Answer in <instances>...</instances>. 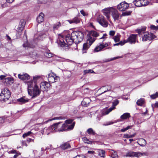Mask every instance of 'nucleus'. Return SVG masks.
<instances>
[{
	"label": "nucleus",
	"instance_id": "nucleus-1",
	"mask_svg": "<svg viewBox=\"0 0 158 158\" xmlns=\"http://www.w3.org/2000/svg\"><path fill=\"white\" fill-rule=\"evenodd\" d=\"M59 39L58 43L61 47L67 46L71 45L73 42L74 43V40L73 37H72L71 34V35L69 34L67 35L65 37V41L67 44H65L64 41V37L63 35H59Z\"/></svg>",
	"mask_w": 158,
	"mask_h": 158
},
{
	"label": "nucleus",
	"instance_id": "nucleus-2",
	"mask_svg": "<svg viewBox=\"0 0 158 158\" xmlns=\"http://www.w3.org/2000/svg\"><path fill=\"white\" fill-rule=\"evenodd\" d=\"M146 27H143L141 29L137 30L139 36L141 38L143 41H145L152 39L154 38L153 35L151 33H149L147 31H145Z\"/></svg>",
	"mask_w": 158,
	"mask_h": 158
},
{
	"label": "nucleus",
	"instance_id": "nucleus-3",
	"mask_svg": "<svg viewBox=\"0 0 158 158\" xmlns=\"http://www.w3.org/2000/svg\"><path fill=\"white\" fill-rule=\"evenodd\" d=\"M71 35L76 44L81 42L84 38L83 33L81 31H73L71 33Z\"/></svg>",
	"mask_w": 158,
	"mask_h": 158
},
{
	"label": "nucleus",
	"instance_id": "nucleus-4",
	"mask_svg": "<svg viewBox=\"0 0 158 158\" xmlns=\"http://www.w3.org/2000/svg\"><path fill=\"white\" fill-rule=\"evenodd\" d=\"M10 92L9 89L6 88H4L0 94V100L6 101L10 98Z\"/></svg>",
	"mask_w": 158,
	"mask_h": 158
},
{
	"label": "nucleus",
	"instance_id": "nucleus-5",
	"mask_svg": "<svg viewBox=\"0 0 158 158\" xmlns=\"http://www.w3.org/2000/svg\"><path fill=\"white\" fill-rule=\"evenodd\" d=\"M36 85H34V86L32 89L29 88L28 90V94L30 96H32V98H33L39 95L41 92Z\"/></svg>",
	"mask_w": 158,
	"mask_h": 158
},
{
	"label": "nucleus",
	"instance_id": "nucleus-6",
	"mask_svg": "<svg viewBox=\"0 0 158 158\" xmlns=\"http://www.w3.org/2000/svg\"><path fill=\"white\" fill-rule=\"evenodd\" d=\"M61 122L56 123L53 125L50 126L48 128L46 129L44 128V131H43L44 132L45 130L46 131L45 132V134L48 135L51 132H53L56 131H58V130L59 127V125L61 123Z\"/></svg>",
	"mask_w": 158,
	"mask_h": 158
},
{
	"label": "nucleus",
	"instance_id": "nucleus-7",
	"mask_svg": "<svg viewBox=\"0 0 158 158\" xmlns=\"http://www.w3.org/2000/svg\"><path fill=\"white\" fill-rule=\"evenodd\" d=\"M119 103V101L117 100H115L112 102V106L108 109H104L101 111V114L102 116L108 114L111 111L113 110L115 108V107Z\"/></svg>",
	"mask_w": 158,
	"mask_h": 158
},
{
	"label": "nucleus",
	"instance_id": "nucleus-8",
	"mask_svg": "<svg viewBox=\"0 0 158 158\" xmlns=\"http://www.w3.org/2000/svg\"><path fill=\"white\" fill-rule=\"evenodd\" d=\"M48 78L49 83H53L58 81L59 77L53 73H51L48 74Z\"/></svg>",
	"mask_w": 158,
	"mask_h": 158
},
{
	"label": "nucleus",
	"instance_id": "nucleus-9",
	"mask_svg": "<svg viewBox=\"0 0 158 158\" xmlns=\"http://www.w3.org/2000/svg\"><path fill=\"white\" fill-rule=\"evenodd\" d=\"M126 40V42L129 43L131 44H135L136 42L138 43L137 35L136 34H131Z\"/></svg>",
	"mask_w": 158,
	"mask_h": 158
},
{
	"label": "nucleus",
	"instance_id": "nucleus-10",
	"mask_svg": "<svg viewBox=\"0 0 158 158\" xmlns=\"http://www.w3.org/2000/svg\"><path fill=\"white\" fill-rule=\"evenodd\" d=\"M97 20L99 23L104 27H107L108 23L105 20L104 17L102 15H99L97 18Z\"/></svg>",
	"mask_w": 158,
	"mask_h": 158
},
{
	"label": "nucleus",
	"instance_id": "nucleus-11",
	"mask_svg": "<svg viewBox=\"0 0 158 158\" xmlns=\"http://www.w3.org/2000/svg\"><path fill=\"white\" fill-rule=\"evenodd\" d=\"M129 7V4L124 1L118 4L117 6V8L120 11H123L128 9Z\"/></svg>",
	"mask_w": 158,
	"mask_h": 158
},
{
	"label": "nucleus",
	"instance_id": "nucleus-12",
	"mask_svg": "<svg viewBox=\"0 0 158 158\" xmlns=\"http://www.w3.org/2000/svg\"><path fill=\"white\" fill-rule=\"evenodd\" d=\"M73 120L72 119H69L66 120L65 123L58 130V131H67L68 125L72 123Z\"/></svg>",
	"mask_w": 158,
	"mask_h": 158
},
{
	"label": "nucleus",
	"instance_id": "nucleus-13",
	"mask_svg": "<svg viewBox=\"0 0 158 158\" xmlns=\"http://www.w3.org/2000/svg\"><path fill=\"white\" fill-rule=\"evenodd\" d=\"M113 7H109L108 8H105L103 9L102 10V12L103 13V15H105L107 19L109 20L110 17V14L111 13Z\"/></svg>",
	"mask_w": 158,
	"mask_h": 158
},
{
	"label": "nucleus",
	"instance_id": "nucleus-14",
	"mask_svg": "<svg viewBox=\"0 0 158 158\" xmlns=\"http://www.w3.org/2000/svg\"><path fill=\"white\" fill-rule=\"evenodd\" d=\"M111 13L112 16L114 20H118L120 15L118 11L116 8L113 7Z\"/></svg>",
	"mask_w": 158,
	"mask_h": 158
},
{
	"label": "nucleus",
	"instance_id": "nucleus-15",
	"mask_svg": "<svg viewBox=\"0 0 158 158\" xmlns=\"http://www.w3.org/2000/svg\"><path fill=\"white\" fill-rule=\"evenodd\" d=\"M51 85L50 83L46 81L41 82L40 85V90L43 91L47 90L49 89Z\"/></svg>",
	"mask_w": 158,
	"mask_h": 158
},
{
	"label": "nucleus",
	"instance_id": "nucleus-16",
	"mask_svg": "<svg viewBox=\"0 0 158 158\" xmlns=\"http://www.w3.org/2000/svg\"><path fill=\"white\" fill-rule=\"evenodd\" d=\"M25 23L22 21H21L17 29V31L18 34L20 35L21 34V32L24 29L25 26Z\"/></svg>",
	"mask_w": 158,
	"mask_h": 158
},
{
	"label": "nucleus",
	"instance_id": "nucleus-17",
	"mask_svg": "<svg viewBox=\"0 0 158 158\" xmlns=\"http://www.w3.org/2000/svg\"><path fill=\"white\" fill-rule=\"evenodd\" d=\"M108 44L107 43L105 44H101L99 46L95 47L94 49V51L95 52H97L101 51L103 48L107 46Z\"/></svg>",
	"mask_w": 158,
	"mask_h": 158
},
{
	"label": "nucleus",
	"instance_id": "nucleus-18",
	"mask_svg": "<svg viewBox=\"0 0 158 158\" xmlns=\"http://www.w3.org/2000/svg\"><path fill=\"white\" fill-rule=\"evenodd\" d=\"M18 77L22 80H27L30 79V76L27 73L23 74H19Z\"/></svg>",
	"mask_w": 158,
	"mask_h": 158
},
{
	"label": "nucleus",
	"instance_id": "nucleus-19",
	"mask_svg": "<svg viewBox=\"0 0 158 158\" xmlns=\"http://www.w3.org/2000/svg\"><path fill=\"white\" fill-rule=\"evenodd\" d=\"M17 101L20 104H23L29 101V99L26 98L25 97H23L17 99Z\"/></svg>",
	"mask_w": 158,
	"mask_h": 158
},
{
	"label": "nucleus",
	"instance_id": "nucleus-20",
	"mask_svg": "<svg viewBox=\"0 0 158 158\" xmlns=\"http://www.w3.org/2000/svg\"><path fill=\"white\" fill-rule=\"evenodd\" d=\"M148 153L147 152H135L134 156L136 157L137 158H139L142 156H148Z\"/></svg>",
	"mask_w": 158,
	"mask_h": 158
},
{
	"label": "nucleus",
	"instance_id": "nucleus-21",
	"mask_svg": "<svg viewBox=\"0 0 158 158\" xmlns=\"http://www.w3.org/2000/svg\"><path fill=\"white\" fill-rule=\"evenodd\" d=\"M44 16L43 13H40L37 18V22L39 23L43 22L44 20Z\"/></svg>",
	"mask_w": 158,
	"mask_h": 158
},
{
	"label": "nucleus",
	"instance_id": "nucleus-22",
	"mask_svg": "<svg viewBox=\"0 0 158 158\" xmlns=\"http://www.w3.org/2000/svg\"><path fill=\"white\" fill-rule=\"evenodd\" d=\"M137 143L141 147L145 146L147 143L146 140L143 138H140L139 139V141Z\"/></svg>",
	"mask_w": 158,
	"mask_h": 158
},
{
	"label": "nucleus",
	"instance_id": "nucleus-23",
	"mask_svg": "<svg viewBox=\"0 0 158 158\" xmlns=\"http://www.w3.org/2000/svg\"><path fill=\"white\" fill-rule=\"evenodd\" d=\"M68 22L70 23H75L76 24L80 22V19L78 17H75L72 20H69Z\"/></svg>",
	"mask_w": 158,
	"mask_h": 158
},
{
	"label": "nucleus",
	"instance_id": "nucleus-24",
	"mask_svg": "<svg viewBox=\"0 0 158 158\" xmlns=\"http://www.w3.org/2000/svg\"><path fill=\"white\" fill-rule=\"evenodd\" d=\"M110 152L111 154V157L113 158H118V156L116 152L113 150H110Z\"/></svg>",
	"mask_w": 158,
	"mask_h": 158
},
{
	"label": "nucleus",
	"instance_id": "nucleus-25",
	"mask_svg": "<svg viewBox=\"0 0 158 158\" xmlns=\"http://www.w3.org/2000/svg\"><path fill=\"white\" fill-rule=\"evenodd\" d=\"M70 147V144L68 143H64L60 146L61 148L64 150L69 148Z\"/></svg>",
	"mask_w": 158,
	"mask_h": 158
},
{
	"label": "nucleus",
	"instance_id": "nucleus-26",
	"mask_svg": "<svg viewBox=\"0 0 158 158\" xmlns=\"http://www.w3.org/2000/svg\"><path fill=\"white\" fill-rule=\"evenodd\" d=\"M95 150L97 151L98 153V155L100 156L101 157H105V151L100 149H95Z\"/></svg>",
	"mask_w": 158,
	"mask_h": 158
},
{
	"label": "nucleus",
	"instance_id": "nucleus-27",
	"mask_svg": "<svg viewBox=\"0 0 158 158\" xmlns=\"http://www.w3.org/2000/svg\"><path fill=\"white\" fill-rule=\"evenodd\" d=\"M130 117V114L129 113H124L120 116V118L123 119H126Z\"/></svg>",
	"mask_w": 158,
	"mask_h": 158
},
{
	"label": "nucleus",
	"instance_id": "nucleus-28",
	"mask_svg": "<svg viewBox=\"0 0 158 158\" xmlns=\"http://www.w3.org/2000/svg\"><path fill=\"white\" fill-rule=\"evenodd\" d=\"M28 86V90L29 88L32 89L34 86V85H36L35 83H33L32 81H28L27 82Z\"/></svg>",
	"mask_w": 158,
	"mask_h": 158
},
{
	"label": "nucleus",
	"instance_id": "nucleus-29",
	"mask_svg": "<svg viewBox=\"0 0 158 158\" xmlns=\"http://www.w3.org/2000/svg\"><path fill=\"white\" fill-rule=\"evenodd\" d=\"M90 46H89L87 43H85L83 44V48L82 49L83 53H86V50L88 49Z\"/></svg>",
	"mask_w": 158,
	"mask_h": 158
},
{
	"label": "nucleus",
	"instance_id": "nucleus-30",
	"mask_svg": "<svg viewBox=\"0 0 158 158\" xmlns=\"http://www.w3.org/2000/svg\"><path fill=\"white\" fill-rule=\"evenodd\" d=\"M133 3L137 7L142 6L141 0H135L133 1Z\"/></svg>",
	"mask_w": 158,
	"mask_h": 158
},
{
	"label": "nucleus",
	"instance_id": "nucleus-31",
	"mask_svg": "<svg viewBox=\"0 0 158 158\" xmlns=\"http://www.w3.org/2000/svg\"><path fill=\"white\" fill-rule=\"evenodd\" d=\"M144 99L143 98H141L138 100L136 102L137 104L139 106H142L144 103Z\"/></svg>",
	"mask_w": 158,
	"mask_h": 158
},
{
	"label": "nucleus",
	"instance_id": "nucleus-32",
	"mask_svg": "<svg viewBox=\"0 0 158 158\" xmlns=\"http://www.w3.org/2000/svg\"><path fill=\"white\" fill-rule=\"evenodd\" d=\"M120 35H117L113 37V39L114 40L115 42H117L120 41Z\"/></svg>",
	"mask_w": 158,
	"mask_h": 158
},
{
	"label": "nucleus",
	"instance_id": "nucleus-33",
	"mask_svg": "<svg viewBox=\"0 0 158 158\" xmlns=\"http://www.w3.org/2000/svg\"><path fill=\"white\" fill-rule=\"evenodd\" d=\"M142 6H145L149 3V2L148 0H141Z\"/></svg>",
	"mask_w": 158,
	"mask_h": 158
},
{
	"label": "nucleus",
	"instance_id": "nucleus-34",
	"mask_svg": "<svg viewBox=\"0 0 158 158\" xmlns=\"http://www.w3.org/2000/svg\"><path fill=\"white\" fill-rule=\"evenodd\" d=\"M88 40L89 41V46H90L95 41V39L93 37L89 36Z\"/></svg>",
	"mask_w": 158,
	"mask_h": 158
},
{
	"label": "nucleus",
	"instance_id": "nucleus-35",
	"mask_svg": "<svg viewBox=\"0 0 158 158\" xmlns=\"http://www.w3.org/2000/svg\"><path fill=\"white\" fill-rule=\"evenodd\" d=\"M136 135L135 133H134L133 134L129 135L128 134H125L124 135L123 137L125 138H132L134 137Z\"/></svg>",
	"mask_w": 158,
	"mask_h": 158
},
{
	"label": "nucleus",
	"instance_id": "nucleus-36",
	"mask_svg": "<svg viewBox=\"0 0 158 158\" xmlns=\"http://www.w3.org/2000/svg\"><path fill=\"white\" fill-rule=\"evenodd\" d=\"M135 152H129L127 153L126 156V157L127 156H134L135 155Z\"/></svg>",
	"mask_w": 158,
	"mask_h": 158
},
{
	"label": "nucleus",
	"instance_id": "nucleus-37",
	"mask_svg": "<svg viewBox=\"0 0 158 158\" xmlns=\"http://www.w3.org/2000/svg\"><path fill=\"white\" fill-rule=\"evenodd\" d=\"M6 81L9 82L12 84L14 82V79L12 77H7L5 78Z\"/></svg>",
	"mask_w": 158,
	"mask_h": 158
},
{
	"label": "nucleus",
	"instance_id": "nucleus-38",
	"mask_svg": "<svg viewBox=\"0 0 158 158\" xmlns=\"http://www.w3.org/2000/svg\"><path fill=\"white\" fill-rule=\"evenodd\" d=\"M75 124V122H74L71 125H70L69 126L68 125L67 131L71 130H72L74 128Z\"/></svg>",
	"mask_w": 158,
	"mask_h": 158
},
{
	"label": "nucleus",
	"instance_id": "nucleus-39",
	"mask_svg": "<svg viewBox=\"0 0 158 158\" xmlns=\"http://www.w3.org/2000/svg\"><path fill=\"white\" fill-rule=\"evenodd\" d=\"M90 100L88 98H85L83 100V103H85V104H88L89 103Z\"/></svg>",
	"mask_w": 158,
	"mask_h": 158
},
{
	"label": "nucleus",
	"instance_id": "nucleus-40",
	"mask_svg": "<svg viewBox=\"0 0 158 158\" xmlns=\"http://www.w3.org/2000/svg\"><path fill=\"white\" fill-rule=\"evenodd\" d=\"M90 34L91 35L94 37H97L99 35V34L97 32L94 31H91Z\"/></svg>",
	"mask_w": 158,
	"mask_h": 158
},
{
	"label": "nucleus",
	"instance_id": "nucleus-41",
	"mask_svg": "<svg viewBox=\"0 0 158 158\" xmlns=\"http://www.w3.org/2000/svg\"><path fill=\"white\" fill-rule=\"evenodd\" d=\"M87 132L88 133V134H92L93 135H94L95 134V132L94 131L93 129L91 128H89L87 130Z\"/></svg>",
	"mask_w": 158,
	"mask_h": 158
},
{
	"label": "nucleus",
	"instance_id": "nucleus-42",
	"mask_svg": "<svg viewBox=\"0 0 158 158\" xmlns=\"http://www.w3.org/2000/svg\"><path fill=\"white\" fill-rule=\"evenodd\" d=\"M65 119V118L64 117H56L52 119H49L48 121H51L52 120H56V119Z\"/></svg>",
	"mask_w": 158,
	"mask_h": 158
},
{
	"label": "nucleus",
	"instance_id": "nucleus-43",
	"mask_svg": "<svg viewBox=\"0 0 158 158\" xmlns=\"http://www.w3.org/2000/svg\"><path fill=\"white\" fill-rule=\"evenodd\" d=\"M83 141L85 143H92V141H90L89 140V139H87L86 137H84L83 139Z\"/></svg>",
	"mask_w": 158,
	"mask_h": 158
},
{
	"label": "nucleus",
	"instance_id": "nucleus-44",
	"mask_svg": "<svg viewBox=\"0 0 158 158\" xmlns=\"http://www.w3.org/2000/svg\"><path fill=\"white\" fill-rule=\"evenodd\" d=\"M132 127V126H128L126 128L121 129L120 131L122 132H124L125 131H127L129 129H131V128Z\"/></svg>",
	"mask_w": 158,
	"mask_h": 158
},
{
	"label": "nucleus",
	"instance_id": "nucleus-45",
	"mask_svg": "<svg viewBox=\"0 0 158 158\" xmlns=\"http://www.w3.org/2000/svg\"><path fill=\"white\" fill-rule=\"evenodd\" d=\"M60 26V23L58 22L56 24L53 26V28L54 30L57 29Z\"/></svg>",
	"mask_w": 158,
	"mask_h": 158
},
{
	"label": "nucleus",
	"instance_id": "nucleus-46",
	"mask_svg": "<svg viewBox=\"0 0 158 158\" xmlns=\"http://www.w3.org/2000/svg\"><path fill=\"white\" fill-rule=\"evenodd\" d=\"M32 132L31 131H28L26 133H25L23 135V137L24 138L30 135L32 133Z\"/></svg>",
	"mask_w": 158,
	"mask_h": 158
},
{
	"label": "nucleus",
	"instance_id": "nucleus-47",
	"mask_svg": "<svg viewBox=\"0 0 158 158\" xmlns=\"http://www.w3.org/2000/svg\"><path fill=\"white\" fill-rule=\"evenodd\" d=\"M151 98L152 99H154L158 97V93H156L155 94H154L152 95H151Z\"/></svg>",
	"mask_w": 158,
	"mask_h": 158
},
{
	"label": "nucleus",
	"instance_id": "nucleus-48",
	"mask_svg": "<svg viewBox=\"0 0 158 158\" xmlns=\"http://www.w3.org/2000/svg\"><path fill=\"white\" fill-rule=\"evenodd\" d=\"M131 11H126L123 13L122 15L123 16L128 15H131Z\"/></svg>",
	"mask_w": 158,
	"mask_h": 158
},
{
	"label": "nucleus",
	"instance_id": "nucleus-49",
	"mask_svg": "<svg viewBox=\"0 0 158 158\" xmlns=\"http://www.w3.org/2000/svg\"><path fill=\"white\" fill-rule=\"evenodd\" d=\"M33 152L34 153L36 157H39L40 155L38 154V152L36 150H34L33 151Z\"/></svg>",
	"mask_w": 158,
	"mask_h": 158
},
{
	"label": "nucleus",
	"instance_id": "nucleus-50",
	"mask_svg": "<svg viewBox=\"0 0 158 158\" xmlns=\"http://www.w3.org/2000/svg\"><path fill=\"white\" fill-rule=\"evenodd\" d=\"M53 54L50 53H46L45 56L47 57L50 58L53 56Z\"/></svg>",
	"mask_w": 158,
	"mask_h": 158
},
{
	"label": "nucleus",
	"instance_id": "nucleus-51",
	"mask_svg": "<svg viewBox=\"0 0 158 158\" xmlns=\"http://www.w3.org/2000/svg\"><path fill=\"white\" fill-rule=\"evenodd\" d=\"M47 0H38L39 3H45L47 2Z\"/></svg>",
	"mask_w": 158,
	"mask_h": 158
},
{
	"label": "nucleus",
	"instance_id": "nucleus-52",
	"mask_svg": "<svg viewBox=\"0 0 158 158\" xmlns=\"http://www.w3.org/2000/svg\"><path fill=\"white\" fill-rule=\"evenodd\" d=\"M126 40H124L123 41H121L118 43L119 45L121 46L123 45L125 43H127V42H126Z\"/></svg>",
	"mask_w": 158,
	"mask_h": 158
},
{
	"label": "nucleus",
	"instance_id": "nucleus-53",
	"mask_svg": "<svg viewBox=\"0 0 158 158\" xmlns=\"http://www.w3.org/2000/svg\"><path fill=\"white\" fill-rule=\"evenodd\" d=\"M93 72L92 70L89 69V70H86L84 71V73H92Z\"/></svg>",
	"mask_w": 158,
	"mask_h": 158
},
{
	"label": "nucleus",
	"instance_id": "nucleus-54",
	"mask_svg": "<svg viewBox=\"0 0 158 158\" xmlns=\"http://www.w3.org/2000/svg\"><path fill=\"white\" fill-rule=\"evenodd\" d=\"M150 28L152 30H158V27H156L154 25H151L150 27Z\"/></svg>",
	"mask_w": 158,
	"mask_h": 158
},
{
	"label": "nucleus",
	"instance_id": "nucleus-55",
	"mask_svg": "<svg viewBox=\"0 0 158 158\" xmlns=\"http://www.w3.org/2000/svg\"><path fill=\"white\" fill-rule=\"evenodd\" d=\"M23 46L24 47H29V45L27 41L23 45Z\"/></svg>",
	"mask_w": 158,
	"mask_h": 158
},
{
	"label": "nucleus",
	"instance_id": "nucleus-56",
	"mask_svg": "<svg viewBox=\"0 0 158 158\" xmlns=\"http://www.w3.org/2000/svg\"><path fill=\"white\" fill-rule=\"evenodd\" d=\"M115 33V31H110L109 32V35L111 36H113Z\"/></svg>",
	"mask_w": 158,
	"mask_h": 158
},
{
	"label": "nucleus",
	"instance_id": "nucleus-57",
	"mask_svg": "<svg viewBox=\"0 0 158 158\" xmlns=\"http://www.w3.org/2000/svg\"><path fill=\"white\" fill-rule=\"evenodd\" d=\"M80 12L84 16H87L88 15V14L85 13L83 10H81Z\"/></svg>",
	"mask_w": 158,
	"mask_h": 158
},
{
	"label": "nucleus",
	"instance_id": "nucleus-58",
	"mask_svg": "<svg viewBox=\"0 0 158 158\" xmlns=\"http://www.w3.org/2000/svg\"><path fill=\"white\" fill-rule=\"evenodd\" d=\"M121 57H120V56H118V57H114V58H111L110 60H108L107 61H106V62L109 61H111V60H115L116 59H118V58H121Z\"/></svg>",
	"mask_w": 158,
	"mask_h": 158
},
{
	"label": "nucleus",
	"instance_id": "nucleus-59",
	"mask_svg": "<svg viewBox=\"0 0 158 158\" xmlns=\"http://www.w3.org/2000/svg\"><path fill=\"white\" fill-rule=\"evenodd\" d=\"M21 143L23 146H27V144L25 141H21Z\"/></svg>",
	"mask_w": 158,
	"mask_h": 158
},
{
	"label": "nucleus",
	"instance_id": "nucleus-60",
	"mask_svg": "<svg viewBox=\"0 0 158 158\" xmlns=\"http://www.w3.org/2000/svg\"><path fill=\"white\" fill-rule=\"evenodd\" d=\"M111 86H107V89H106L105 90L103 93L106 92L107 91H110L111 89Z\"/></svg>",
	"mask_w": 158,
	"mask_h": 158
},
{
	"label": "nucleus",
	"instance_id": "nucleus-61",
	"mask_svg": "<svg viewBox=\"0 0 158 158\" xmlns=\"http://www.w3.org/2000/svg\"><path fill=\"white\" fill-rule=\"evenodd\" d=\"M27 141L28 143H30L31 142H34V139L29 138L27 139Z\"/></svg>",
	"mask_w": 158,
	"mask_h": 158
},
{
	"label": "nucleus",
	"instance_id": "nucleus-62",
	"mask_svg": "<svg viewBox=\"0 0 158 158\" xmlns=\"http://www.w3.org/2000/svg\"><path fill=\"white\" fill-rule=\"evenodd\" d=\"M87 153L89 154H93L95 153V152L93 151H88Z\"/></svg>",
	"mask_w": 158,
	"mask_h": 158
},
{
	"label": "nucleus",
	"instance_id": "nucleus-63",
	"mask_svg": "<svg viewBox=\"0 0 158 158\" xmlns=\"http://www.w3.org/2000/svg\"><path fill=\"white\" fill-rule=\"evenodd\" d=\"M113 123H114V122H112V121L109 122L107 123V124H104L103 125H105V126L109 125H111V124H113Z\"/></svg>",
	"mask_w": 158,
	"mask_h": 158
},
{
	"label": "nucleus",
	"instance_id": "nucleus-64",
	"mask_svg": "<svg viewBox=\"0 0 158 158\" xmlns=\"http://www.w3.org/2000/svg\"><path fill=\"white\" fill-rule=\"evenodd\" d=\"M6 76L5 75H2L0 76V78L1 80L4 79L6 77Z\"/></svg>",
	"mask_w": 158,
	"mask_h": 158
}]
</instances>
